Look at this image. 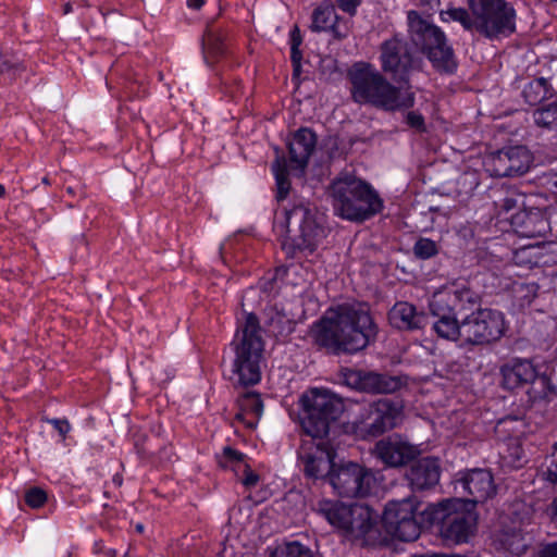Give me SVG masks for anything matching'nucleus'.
I'll use <instances>...</instances> for the list:
<instances>
[{
    "mask_svg": "<svg viewBox=\"0 0 557 557\" xmlns=\"http://www.w3.org/2000/svg\"><path fill=\"white\" fill-rule=\"evenodd\" d=\"M301 426L309 438L302 440L298 459L306 478L329 479L334 470L335 449L326 438L330 425L342 410L341 401L326 389L311 388L302 394Z\"/></svg>",
    "mask_w": 557,
    "mask_h": 557,
    "instance_id": "nucleus-1",
    "label": "nucleus"
},
{
    "mask_svg": "<svg viewBox=\"0 0 557 557\" xmlns=\"http://www.w3.org/2000/svg\"><path fill=\"white\" fill-rule=\"evenodd\" d=\"M311 333L319 347L334 355H354L376 339L377 326L364 305L342 304L327 310Z\"/></svg>",
    "mask_w": 557,
    "mask_h": 557,
    "instance_id": "nucleus-2",
    "label": "nucleus"
},
{
    "mask_svg": "<svg viewBox=\"0 0 557 557\" xmlns=\"http://www.w3.org/2000/svg\"><path fill=\"white\" fill-rule=\"evenodd\" d=\"M351 97L360 104H372L386 111L409 109L414 94L409 88L396 87L370 63H355L348 72Z\"/></svg>",
    "mask_w": 557,
    "mask_h": 557,
    "instance_id": "nucleus-3",
    "label": "nucleus"
},
{
    "mask_svg": "<svg viewBox=\"0 0 557 557\" xmlns=\"http://www.w3.org/2000/svg\"><path fill=\"white\" fill-rule=\"evenodd\" d=\"M329 191L334 212L348 221H364L383 207L382 199L372 186L350 173H341Z\"/></svg>",
    "mask_w": 557,
    "mask_h": 557,
    "instance_id": "nucleus-4",
    "label": "nucleus"
},
{
    "mask_svg": "<svg viewBox=\"0 0 557 557\" xmlns=\"http://www.w3.org/2000/svg\"><path fill=\"white\" fill-rule=\"evenodd\" d=\"M274 231L281 239L282 248L292 256L296 251L313 252L326 235L312 210L305 203L277 212Z\"/></svg>",
    "mask_w": 557,
    "mask_h": 557,
    "instance_id": "nucleus-5",
    "label": "nucleus"
},
{
    "mask_svg": "<svg viewBox=\"0 0 557 557\" xmlns=\"http://www.w3.org/2000/svg\"><path fill=\"white\" fill-rule=\"evenodd\" d=\"M318 512L327 522L352 541L368 545L376 539V513L361 504H345L338 500H321Z\"/></svg>",
    "mask_w": 557,
    "mask_h": 557,
    "instance_id": "nucleus-6",
    "label": "nucleus"
},
{
    "mask_svg": "<svg viewBox=\"0 0 557 557\" xmlns=\"http://www.w3.org/2000/svg\"><path fill=\"white\" fill-rule=\"evenodd\" d=\"M239 332L242 333L240 338L233 343L235 357L230 379L243 386L255 385L261 379L260 361L263 351V341L257 317L251 313L247 314Z\"/></svg>",
    "mask_w": 557,
    "mask_h": 557,
    "instance_id": "nucleus-7",
    "label": "nucleus"
},
{
    "mask_svg": "<svg viewBox=\"0 0 557 557\" xmlns=\"http://www.w3.org/2000/svg\"><path fill=\"white\" fill-rule=\"evenodd\" d=\"M407 21L411 41L426 54L433 67L441 73L453 74L457 61L444 32L416 11L408 12Z\"/></svg>",
    "mask_w": 557,
    "mask_h": 557,
    "instance_id": "nucleus-8",
    "label": "nucleus"
},
{
    "mask_svg": "<svg viewBox=\"0 0 557 557\" xmlns=\"http://www.w3.org/2000/svg\"><path fill=\"white\" fill-rule=\"evenodd\" d=\"M431 522L438 525L441 536L450 543H466L474 534L476 516L460 498L446 499L430 508Z\"/></svg>",
    "mask_w": 557,
    "mask_h": 557,
    "instance_id": "nucleus-9",
    "label": "nucleus"
},
{
    "mask_svg": "<svg viewBox=\"0 0 557 557\" xmlns=\"http://www.w3.org/2000/svg\"><path fill=\"white\" fill-rule=\"evenodd\" d=\"M475 30L488 39L508 37L516 30L517 13L506 0H468Z\"/></svg>",
    "mask_w": 557,
    "mask_h": 557,
    "instance_id": "nucleus-10",
    "label": "nucleus"
},
{
    "mask_svg": "<svg viewBox=\"0 0 557 557\" xmlns=\"http://www.w3.org/2000/svg\"><path fill=\"white\" fill-rule=\"evenodd\" d=\"M403 403L382 398L362 406L352 421V429L361 438L376 437L396 426L403 414Z\"/></svg>",
    "mask_w": 557,
    "mask_h": 557,
    "instance_id": "nucleus-11",
    "label": "nucleus"
},
{
    "mask_svg": "<svg viewBox=\"0 0 557 557\" xmlns=\"http://www.w3.org/2000/svg\"><path fill=\"white\" fill-rule=\"evenodd\" d=\"M506 331L503 312L479 309L461 320V341L470 345H487L499 341Z\"/></svg>",
    "mask_w": 557,
    "mask_h": 557,
    "instance_id": "nucleus-12",
    "label": "nucleus"
},
{
    "mask_svg": "<svg viewBox=\"0 0 557 557\" xmlns=\"http://www.w3.org/2000/svg\"><path fill=\"white\" fill-rule=\"evenodd\" d=\"M329 482L339 496L364 497L374 487L375 476L371 470L358 463L348 462L337 469L334 468Z\"/></svg>",
    "mask_w": 557,
    "mask_h": 557,
    "instance_id": "nucleus-13",
    "label": "nucleus"
},
{
    "mask_svg": "<svg viewBox=\"0 0 557 557\" xmlns=\"http://www.w3.org/2000/svg\"><path fill=\"white\" fill-rule=\"evenodd\" d=\"M480 304V296L466 283H451L436 290L429 302L432 315L457 314Z\"/></svg>",
    "mask_w": 557,
    "mask_h": 557,
    "instance_id": "nucleus-14",
    "label": "nucleus"
},
{
    "mask_svg": "<svg viewBox=\"0 0 557 557\" xmlns=\"http://www.w3.org/2000/svg\"><path fill=\"white\" fill-rule=\"evenodd\" d=\"M380 61L383 72L398 79H404L417 64L408 42L399 36H393L381 44Z\"/></svg>",
    "mask_w": 557,
    "mask_h": 557,
    "instance_id": "nucleus-15",
    "label": "nucleus"
},
{
    "mask_svg": "<svg viewBox=\"0 0 557 557\" xmlns=\"http://www.w3.org/2000/svg\"><path fill=\"white\" fill-rule=\"evenodd\" d=\"M343 380L347 386L370 394H391L406 385V380L400 375L354 369H345Z\"/></svg>",
    "mask_w": 557,
    "mask_h": 557,
    "instance_id": "nucleus-16",
    "label": "nucleus"
},
{
    "mask_svg": "<svg viewBox=\"0 0 557 557\" xmlns=\"http://www.w3.org/2000/svg\"><path fill=\"white\" fill-rule=\"evenodd\" d=\"M532 163L533 157L524 146L503 148L493 153L490 160L491 171L498 177L521 176Z\"/></svg>",
    "mask_w": 557,
    "mask_h": 557,
    "instance_id": "nucleus-17",
    "label": "nucleus"
},
{
    "mask_svg": "<svg viewBox=\"0 0 557 557\" xmlns=\"http://www.w3.org/2000/svg\"><path fill=\"white\" fill-rule=\"evenodd\" d=\"M457 484L470 498L467 504L483 503L496 492L493 474L487 469H471L460 474Z\"/></svg>",
    "mask_w": 557,
    "mask_h": 557,
    "instance_id": "nucleus-18",
    "label": "nucleus"
},
{
    "mask_svg": "<svg viewBox=\"0 0 557 557\" xmlns=\"http://www.w3.org/2000/svg\"><path fill=\"white\" fill-rule=\"evenodd\" d=\"M418 454L414 446L397 438L388 437L379 441L374 455L387 467H401L411 461Z\"/></svg>",
    "mask_w": 557,
    "mask_h": 557,
    "instance_id": "nucleus-19",
    "label": "nucleus"
},
{
    "mask_svg": "<svg viewBox=\"0 0 557 557\" xmlns=\"http://www.w3.org/2000/svg\"><path fill=\"white\" fill-rule=\"evenodd\" d=\"M536 369L530 360L512 359L502 366V384L507 389L527 387L535 377Z\"/></svg>",
    "mask_w": 557,
    "mask_h": 557,
    "instance_id": "nucleus-20",
    "label": "nucleus"
},
{
    "mask_svg": "<svg viewBox=\"0 0 557 557\" xmlns=\"http://www.w3.org/2000/svg\"><path fill=\"white\" fill-rule=\"evenodd\" d=\"M510 223L519 236L527 238L543 237L549 228L544 214L534 210L512 213Z\"/></svg>",
    "mask_w": 557,
    "mask_h": 557,
    "instance_id": "nucleus-21",
    "label": "nucleus"
},
{
    "mask_svg": "<svg viewBox=\"0 0 557 557\" xmlns=\"http://www.w3.org/2000/svg\"><path fill=\"white\" fill-rule=\"evenodd\" d=\"M389 324L400 331H413L422 329L426 323V317L422 311L407 301L396 302L388 312Z\"/></svg>",
    "mask_w": 557,
    "mask_h": 557,
    "instance_id": "nucleus-22",
    "label": "nucleus"
},
{
    "mask_svg": "<svg viewBox=\"0 0 557 557\" xmlns=\"http://www.w3.org/2000/svg\"><path fill=\"white\" fill-rule=\"evenodd\" d=\"M317 144L315 134L309 128L298 129L288 143L289 162L295 169L304 170Z\"/></svg>",
    "mask_w": 557,
    "mask_h": 557,
    "instance_id": "nucleus-23",
    "label": "nucleus"
},
{
    "mask_svg": "<svg viewBox=\"0 0 557 557\" xmlns=\"http://www.w3.org/2000/svg\"><path fill=\"white\" fill-rule=\"evenodd\" d=\"M413 490H428L440 481V466L434 458H422L414 462L407 473Z\"/></svg>",
    "mask_w": 557,
    "mask_h": 557,
    "instance_id": "nucleus-24",
    "label": "nucleus"
},
{
    "mask_svg": "<svg viewBox=\"0 0 557 557\" xmlns=\"http://www.w3.org/2000/svg\"><path fill=\"white\" fill-rule=\"evenodd\" d=\"M337 21L338 16L334 7L332 4L324 3L313 10L310 28L318 33L332 30L335 37L344 38L347 36V29L343 32L341 27L336 25Z\"/></svg>",
    "mask_w": 557,
    "mask_h": 557,
    "instance_id": "nucleus-25",
    "label": "nucleus"
},
{
    "mask_svg": "<svg viewBox=\"0 0 557 557\" xmlns=\"http://www.w3.org/2000/svg\"><path fill=\"white\" fill-rule=\"evenodd\" d=\"M239 411L236 419L245 423L249 428H255L262 414L263 404L257 393H246L238 400Z\"/></svg>",
    "mask_w": 557,
    "mask_h": 557,
    "instance_id": "nucleus-26",
    "label": "nucleus"
},
{
    "mask_svg": "<svg viewBox=\"0 0 557 557\" xmlns=\"http://www.w3.org/2000/svg\"><path fill=\"white\" fill-rule=\"evenodd\" d=\"M417 506L411 498L391 500L387 503L383 513L385 527L395 525L416 516Z\"/></svg>",
    "mask_w": 557,
    "mask_h": 557,
    "instance_id": "nucleus-27",
    "label": "nucleus"
},
{
    "mask_svg": "<svg viewBox=\"0 0 557 557\" xmlns=\"http://www.w3.org/2000/svg\"><path fill=\"white\" fill-rule=\"evenodd\" d=\"M434 317L437 319L433 322L432 330L440 338L451 342L461 339V321L457 320L456 314Z\"/></svg>",
    "mask_w": 557,
    "mask_h": 557,
    "instance_id": "nucleus-28",
    "label": "nucleus"
},
{
    "mask_svg": "<svg viewBox=\"0 0 557 557\" xmlns=\"http://www.w3.org/2000/svg\"><path fill=\"white\" fill-rule=\"evenodd\" d=\"M225 38L226 35L221 27L209 24L202 38V46L210 54L216 57L224 52Z\"/></svg>",
    "mask_w": 557,
    "mask_h": 557,
    "instance_id": "nucleus-29",
    "label": "nucleus"
},
{
    "mask_svg": "<svg viewBox=\"0 0 557 557\" xmlns=\"http://www.w3.org/2000/svg\"><path fill=\"white\" fill-rule=\"evenodd\" d=\"M525 388L529 400L532 403L547 399L552 394H554V386L552 385L549 377L545 374H539L537 372L535 373V377L530 381Z\"/></svg>",
    "mask_w": 557,
    "mask_h": 557,
    "instance_id": "nucleus-30",
    "label": "nucleus"
},
{
    "mask_svg": "<svg viewBox=\"0 0 557 557\" xmlns=\"http://www.w3.org/2000/svg\"><path fill=\"white\" fill-rule=\"evenodd\" d=\"M495 206L499 212L516 213L523 211L525 207V195L515 188L506 189L503 197L495 200Z\"/></svg>",
    "mask_w": 557,
    "mask_h": 557,
    "instance_id": "nucleus-31",
    "label": "nucleus"
},
{
    "mask_svg": "<svg viewBox=\"0 0 557 557\" xmlns=\"http://www.w3.org/2000/svg\"><path fill=\"white\" fill-rule=\"evenodd\" d=\"M548 82L541 77L529 82L522 90V96L531 106H535L546 99L550 91L548 88Z\"/></svg>",
    "mask_w": 557,
    "mask_h": 557,
    "instance_id": "nucleus-32",
    "label": "nucleus"
},
{
    "mask_svg": "<svg viewBox=\"0 0 557 557\" xmlns=\"http://www.w3.org/2000/svg\"><path fill=\"white\" fill-rule=\"evenodd\" d=\"M387 531L404 542H411L419 537L420 525L416 520V516L395 525L386 527Z\"/></svg>",
    "mask_w": 557,
    "mask_h": 557,
    "instance_id": "nucleus-33",
    "label": "nucleus"
},
{
    "mask_svg": "<svg viewBox=\"0 0 557 557\" xmlns=\"http://www.w3.org/2000/svg\"><path fill=\"white\" fill-rule=\"evenodd\" d=\"M534 123L544 128L557 127V101L539 107L533 112Z\"/></svg>",
    "mask_w": 557,
    "mask_h": 557,
    "instance_id": "nucleus-34",
    "label": "nucleus"
},
{
    "mask_svg": "<svg viewBox=\"0 0 557 557\" xmlns=\"http://www.w3.org/2000/svg\"><path fill=\"white\" fill-rule=\"evenodd\" d=\"M272 170L276 181V199L282 201L287 197L290 189V182L288 180L285 161L276 159L272 165Z\"/></svg>",
    "mask_w": 557,
    "mask_h": 557,
    "instance_id": "nucleus-35",
    "label": "nucleus"
},
{
    "mask_svg": "<svg viewBox=\"0 0 557 557\" xmlns=\"http://www.w3.org/2000/svg\"><path fill=\"white\" fill-rule=\"evenodd\" d=\"M499 540L503 546L515 555H521L528 548L524 535L520 530L504 531Z\"/></svg>",
    "mask_w": 557,
    "mask_h": 557,
    "instance_id": "nucleus-36",
    "label": "nucleus"
},
{
    "mask_svg": "<svg viewBox=\"0 0 557 557\" xmlns=\"http://www.w3.org/2000/svg\"><path fill=\"white\" fill-rule=\"evenodd\" d=\"M554 451L546 457L545 462L542 465L537 472V478L552 485L557 484V442L553 446Z\"/></svg>",
    "mask_w": 557,
    "mask_h": 557,
    "instance_id": "nucleus-37",
    "label": "nucleus"
},
{
    "mask_svg": "<svg viewBox=\"0 0 557 557\" xmlns=\"http://www.w3.org/2000/svg\"><path fill=\"white\" fill-rule=\"evenodd\" d=\"M512 292L522 304H530L536 296L537 285L534 283L515 282L512 284Z\"/></svg>",
    "mask_w": 557,
    "mask_h": 557,
    "instance_id": "nucleus-38",
    "label": "nucleus"
},
{
    "mask_svg": "<svg viewBox=\"0 0 557 557\" xmlns=\"http://www.w3.org/2000/svg\"><path fill=\"white\" fill-rule=\"evenodd\" d=\"M450 20L459 22L466 29L475 30V16H470L469 12L465 9H450L444 12Z\"/></svg>",
    "mask_w": 557,
    "mask_h": 557,
    "instance_id": "nucleus-39",
    "label": "nucleus"
},
{
    "mask_svg": "<svg viewBox=\"0 0 557 557\" xmlns=\"http://www.w3.org/2000/svg\"><path fill=\"white\" fill-rule=\"evenodd\" d=\"M413 252L421 259H429L437 253L436 243L429 238H420L413 246Z\"/></svg>",
    "mask_w": 557,
    "mask_h": 557,
    "instance_id": "nucleus-40",
    "label": "nucleus"
},
{
    "mask_svg": "<svg viewBox=\"0 0 557 557\" xmlns=\"http://www.w3.org/2000/svg\"><path fill=\"white\" fill-rule=\"evenodd\" d=\"M219 463L222 467L244 465L245 463V455L236 449H233L230 446H226L223 448V451H222L221 456L219 457Z\"/></svg>",
    "mask_w": 557,
    "mask_h": 557,
    "instance_id": "nucleus-41",
    "label": "nucleus"
},
{
    "mask_svg": "<svg viewBox=\"0 0 557 557\" xmlns=\"http://www.w3.org/2000/svg\"><path fill=\"white\" fill-rule=\"evenodd\" d=\"M276 557H313L309 548L298 542L286 544Z\"/></svg>",
    "mask_w": 557,
    "mask_h": 557,
    "instance_id": "nucleus-42",
    "label": "nucleus"
},
{
    "mask_svg": "<svg viewBox=\"0 0 557 557\" xmlns=\"http://www.w3.org/2000/svg\"><path fill=\"white\" fill-rule=\"evenodd\" d=\"M47 500V493L40 487H32L25 493V503L32 508L41 507Z\"/></svg>",
    "mask_w": 557,
    "mask_h": 557,
    "instance_id": "nucleus-43",
    "label": "nucleus"
},
{
    "mask_svg": "<svg viewBox=\"0 0 557 557\" xmlns=\"http://www.w3.org/2000/svg\"><path fill=\"white\" fill-rule=\"evenodd\" d=\"M406 122L412 128H416L418 131H424V119L420 113H417L414 111L408 112L406 116Z\"/></svg>",
    "mask_w": 557,
    "mask_h": 557,
    "instance_id": "nucleus-44",
    "label": "nucleus"
},
{
    "mask_svg": "<svg viewBox=\"0 0 557 557\" xmlns=\"http://www.w3.org/2000/svg\"><path fill=\"white\" fill-rule=\"evenodd\" d=\"M336 2L342 11L352 16L356 14L357 8L360 5L361 0H336Z\"/></svg>",
    "mask_w": 557,
    "mask_h": 557,
    "instance_id": "nucleus-45",
    "label": "nucleus"
},
{
    "mask_svg": "<svg viewBox=\"0 0 557 557\" xmlns=\"http://www.w3.org/2000/svg\"><path fill=\"white\" fill-rule=\"evenodd\" d=\"M47 422L53 425V428L62 435L63 437L70 432L71 425L66 420L61 419H47Z\"/></svg>",
    "mask_w": 557,
    "mask_h": 557,
    "instance_id": "nucleus-46",
    "label": "nucleus"
},
{
    "mask_svg": "<svg viewBox=\"0 0 557 557\" xmlns=\"http://www.w3.org/2000/svg\"><path fill=\"white\" fill-rule=\"evenodd\" d=\"M302 53L300 48L290 47V61L294 67V73L299 74L301 69Z\"/></svg>",
    "mask_w": 557,
    "mask_h": 557,
    "instance_id": "nucleus-47",
    "label": "nucleus"
},
{
    "mask_svg": "<svg viewBox=\"0 0 557 557\" xmlns=\"http://www.w3.org/2000/svg\"><path fill=\"white\" fill-rule=\"evenodd\" d=\"M244 468H245V478L243 479V484L248 487L256 485L258 482V479H259L258 475L255 474L252 471H250L248 465L244 463Z\"/></svg>",
    "mask_w": 557,
    "mask_h": 557,
    "instance_id": "nucleus-48",
    "label": "nucleus"
},
{
    "mask_svg": "<svg viewBox=\"0 0 557 557\" xmlns=\"http://www.w3.org/2000/svg\"><path fill=\"white\" fill-rule=\"evenodd\" d=\"M539 557H557V543L547 544L540 553Z\"/></svg>",
    "mask_w": 557,
    "mask_h": 557,
    "instance_id": "nucleus-49",
    "label": "nucleus"
},
{
    "mask_svg": "<svg viewBox=\"0 0 557 557\" xmlns=\"http://www.w3.org/2000/svg\"><path fill=\"white\" fill-rule=\"evenodd\" d=\"M302 44V37L300 30L295 26L290 32V47L300 48Z\"/></svg>",
    "mask_w": 557,
    "mask_h": 557,
    "instance_id": "nucleus-50",
    "label": "nucleus"
},
{
    "mask_svg": "<svg viewBox=\"0 0 557 557\" xmlns=\"http://www.w3.org/2000/svg\"><path fill=\"white\" fill-rule=\"evenodd\" d=\"M205 3V0H187L188 8L198 10L200 9Z\"/></svg>",
    "mask_w": 557,
    "mask_h": 557,
    "instance_id": "nucleus-51",
    "label": "nucleus"
},
{
    "mask_svg": "<svg viewBox=\"0 0 557 557\" xmlns=\"http://www.w3.org/2000/svg\"><path fill=\"white\" fill-rule=\"evenodd\" d=\"M550 516L553 519H557V497L554 499V502L550 505Z\"/></svg>",
    "mask_w": 557,
    "mask_h": 557,
    "instance_id": "nucleus-52",
    "label": "nucleus"
},
{
    "mask_svg": "<svg viewBox=\"0 0 557 557\" xmlns=\"http://www.w3.org/2000/svg\"><path fill=\"white\" fill-rule=\"evenodd\" d=\"M10 69H11V65L8 62H2L0 65L1 72L9 71Z\"/></svg>",
    "mask_w": 557,
    "mask_h": 557,
    "instance_id": "nucleus-53",
    "label": "nucleus"
},
{
    "mask_svg": "<svg viewBox=\"0 0 557 557\" xmlns=\"http://www.w3.org/2000/svg\"><path fill=\"white\" fill-rule=\"evenodd\" d=\"M106 554L108 556H110V557H116L117 556V552L115 549H113V548L108 549Z\"/></svg>",
    "mask_w": 557,
    "mask_h": 557,
    "instance_id": "nucleus-54",
    "label": "nucleus"
},
{
    "mask_svg": "<svg viewBox=\"0 0 557 557\" xmlns=\"http://www.w3.org/2000/svg\"><path fill=\"white\" fill-rule=\"evenodd\" d=\"M435 557H475V556H460V555H434Z\"/></svg>",
    "mask_w": 557,
    "mask_h": 557,
    "instance_id": "nucleus-55",
    "label": "nucleus"
},
{
    "mask_svg": "<svg viewBox=\"0 0 557 557\" xmlns=\"http://www.w3.org/2000/svg\"><path fill=\"white\" fill-rule=\"evenodd\" d=\"M71 11H72V5H71L70 3H66V4L64 5V13H65V14H67V13H70Z\"/></svg>",
    "mask_w": 557,
    "mask_h": 557,
    "instance_id": "nucleus-56",
    "label": "nucleus"
},
{
    "mask_svg": "<svg viewBox=\"0 0 557 557\" xmlns=\"http://www.w3.org/2000/svg\"><path fill=\"white\" fill-rule=\"evenodd\" d=\"M5 195V188L2 184H0V198Z\"/></svg>",
    "mask_w": 557,
    "mask_h": 557,
    "instance_id": "nucleus-57",
    "label": "nucleus"
},
{
    "mask_svg": "<svg viewBox=\"0 0 557 557\" xmlns=\"http://www.w3.org/2000/svg\"><path fill=\"white\" fill-rule=\"evenodd\" d=\"M136 530L141 533L144 531V525L143 524H137L136 525Z\"/></svg>",
    "mask_w": 557,
    "mask_h": 557,
    "instance_id": "nucleus-58",
    "label": "nucleus"
},
{
    "mask_svg": "<svg viewBox=\"0 0 557 557\" xmlns=\"http://www.w3.org/2000/svg\"><path fill=\"white\" fill-rule=\"evenodd\" d=\"M42 183L46 184V185H49L50 182H49V178L46 176L42 178Z\"/></svg>",
    "mask_w": 557,
    "mask_h": 557,
    "instance_id": "nucleus-59",
    "label": "nucleus"
},
{
    "mask_svg": "<svg viewBox=\"0 0 557 557\" xmlns=\"http://www.w3.org/2000/svg\"><path fill=\"white\" fill-rule=\"evenodd\" d=\"M553 2H557V0H552Z\"/></svg>",
    "mask_w": 557,
    "mask_h": 557,
    "instance_id": "nucleus-60",
    "label": "nucleus"
}]
</instances>
